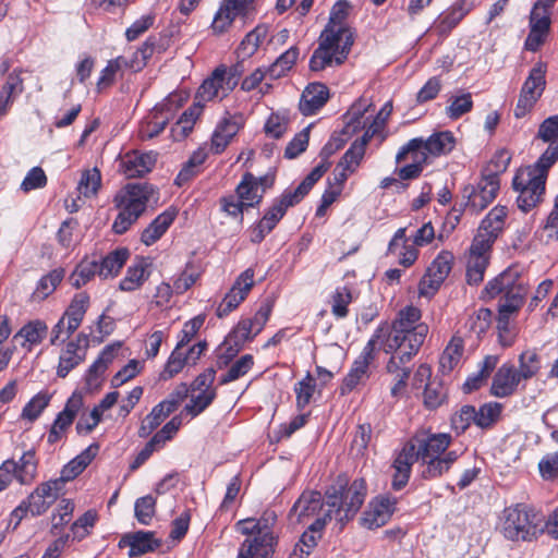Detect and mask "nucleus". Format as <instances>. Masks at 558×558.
I'll return each instance as SVG.
<instances>
[{
	"label": "nucleus",
	"mask_w": 558,
	"mask_h": 558,
	"mask_svg": "<svg viewBox=\"0 0 558 558\" xmlns=\"http://www.w3.org/2000/svg\"><path fill=\"white\" fill-rule=\"evenodd\" d=\"M421 317V310L409 305L398 312L391 325L379 326L375 331L381 330L378 344L384 352L413 359L428 333V326L420 323Z\"/></svg>",
	"instance_id": "f257e3e1"
},
{
	"label": "nucleus",
	"mask_w": 558,
	"mask_h": 558,
	"mask_svg": "<svg viewBox=\"0 0 558 558\" xmlns=\"http://www.w3.org/2000/svg\"><path fill=\"white\" fill-rule=\"evenodd\" d=\"M158 199V192L149 183H129L113 198L119 214L112 223L116 234L125 233L146 211L148 205Z\"/></svg>",
	"instance_id": "f03ea898"
},
{
	"label": "nucleus",
	"mask_w": 558,
	"mask_h": 558,
	"mask_svg": "<svg viewBox=\"0 0 558 558\" xmlns=\"http://www.w3.org/2000/svg\"><path fill=\"white\" fill-rule=\"evenodd\" d=\"M367 494L364 478H356L350 485L345 476H338L326 490V517L344 523L351 520L363 505Z\"/></svg>",
	"instance_id": "7ed1b4c3"
},
{
	"label": "nucleus",
	"mask_w": 558,
	"mask_h": 558,
	"mask_svg": "<svg viewBox=\"0 0 558 558\" xmlns=\"http://www.w3.org/2000/svg\"><path fill=\"white\" fill-rule=\"evenodd\" d=\"M500 531L509 541L532 542L542 529L535 511L527 505L517 504L504 510Z\"/></svg>",
	"instance_id": "20e7f679"
},
{
	"label": "nucleus",
	"mask_w": 558,
	"mask_h": 558,
	"mask_svg": "<svg viewBox=\"0 0 558 558\" xmlns=\"http://www.w3.org/2000/svg\"><path fill=\"white\" fill-rule=\"evenodd\" d=\"M500 187V180L497 173H483L477 185H468L462 191L463 203L459 208L454 206L451 216L459 221L460 215L464 210L471 214H477L485 209L497 196Z\"/></svg>",
	"instance_id": "39448f33"
},
{
	"label": "nucleus",
	"mask_w": 558,
	"mask_h": 558,
	"mask_svg": "<svg viewBox=\"0 0 558 558\" xmlns=\"http://www.w3.org/2000/svg\"><path fill=\"white\" fill-rule=\"evenodd\" d=\"M352 46L350 37L342 41L333 38V35L320 34L318 47L310 59L311 71L318 72L327 66L342 64L347 60Z\"/></svg>",
	"instance_id": "423d86ee"
},
{
	"label": "nucleus",
	"mask_w": 558,
	"mask_h": 558,
	"mask_svg": "<svg viewBox=\"0 0 558 558\" xmlns=\"http://www.w3.org/2000/svg\"><path fill=\"white\" fill-rule=\"evenodd\" d=\"M546 180L526 168L519 169L513 177L512 187L518 193L519 209L527 213L542 203L545 194Z\"/></svg>",
	"instance_id": "0eeeda50"
},
{
	"label": "nucleus",
	"mask_w": 558,
	"mask_h": 558,
	"mask_svg": "<svg viewBox=\"0 0 558 558\" xmlns=\"http://www.w3.org/2000/svg\"><path fill=\"white\" fill-rule=\"evenodd\" d=\"M525 293L526 290L520 280L518 270L509 267L486 283L481 298L492 300L499 294H504L500 303H511L514 298L523 303Z\"/></svg>",
	"instance_id": "6e6552de"
},
{
	"label": "nucleus",
	"mask_w": 558,
	"mask_h": 558,
	"mask_svg": "<svg viewBox=\"0 0 558 558\" xmlns=\"http://www.w3.org/2000/svg\"><path fill=\"white\" fill-rule=\"evenodd\" d=\"M38 460L35 449L25 451L19 461L5 460L0 465V492L4 490L13 478L21 485L31 484L37 475Z\"/></svg>",
	"instance_id": "1a4fd4ad"
},
{
	"label": "nucleus",
	"mask_w": 558,
	"mask_h": 558,
	"mask_svg": "<svg viewBox=\"0 0 558 558\" xmlns=\"http://www.w3.org/2000/svg\"><path fill=\"white\" fill-rule=\"evenodd\" d=\"M492 247L489 239L486 240L482 235L473 238L466 255L465 278L468 284L477 286L483 281L489 265Z\"/></svg>",
	"instance_id": "9d476101"
},
{
	"label": "nucleus",
	"mask_w": 558,
	"mask_h": 558,
	"mask_svg": "<svg viewBox=\"0 0 558 558\" xmlns=\"http://www.w3.org/2000/svg\"><path fill=\"white\" fill-rule=\"evenodd\" d=\"M379 331H375L371 339L363 348L361 354L353 362L350 372L343 378L340 387V393L342 396L351 392L359 384L365 381L369 377L368 368L371 363L375 359V350L378 344V338L380 337Z\"/></svg>",
	"instance_id": "9b49d317"
},
{
	"label": "nucleus",
	"mask_w": 558,
	"mask_h": 558,
	"mask_svg": "<svg viewBox=\"0 0 558 558\" xmlns=\"http://www.w3.org/2000/svg\"><path fill=\"white\" fill-rule=\"evenodd\" d=\"M545 73L546 69L542 63H537L530 71L514 109L515 118L520 119L524 117L542 96L546 85Z\"/></svg>",
	"instance_id": "f8f14e48"
},
{
	"label": "nucleus",
	"mask_w": 558,
	"mask_h": 558,
	"mask_svg": "<svg viewBox=\"0 0 558 558\" xmlns=\"http://www.w3.org/2000/svg\"><path fill=\"white\" fill-rule=\"evenodd\" d=\"M453 254L441 251L432 262L423 279L420 282V294L433 296L449 276L453 265Z\"/></svg>",
	"instance_id": "ddd939ff"
},
{
	"label": "nucleus",
	"mask_w": 558,
	"mask_h": 558,
	"mask_svg": "<svg viewBox=\"0 0 558 558\" xmlns=\"http://www.w3.org/2000/svg\"><path fill=\"white\" fill-rule=\"evenodd\" d=\"M451 441V435L446 433L430 434L421 432L416 433L408 444L413 445L415 457L421 461L444 456L448 452L447 449Z\"/></svg>",
	"instance_id": "4468645a"
},
{
	"label": "nucleus",
	"mask_w": 558,
	"mask_h": 558,
	"mask_svg": "<svg viewBox=\"0 0 558 558\" xmlns=\"http://www.w3.org/2000/svg\"><path fill=\"white\" fill-rule=\"evenodd\" d=\"M254 276L255 274L252 267L245 269L238 276L231 289L216 310V315L219 318L228 316L245 300L254 286Z\"/></svg>",
	"instance_id": "2eb2a0df"
},
{
	"label": "nucleus",
	"mask_w": 558,
	"mask_h": 558,
	"mask_svg": "<svg viewBox=\"0 0 558 558\" xmlns=\"http://www.w3.org/2000/svg\"><path fill=\"white\" fill-rule=\"evenodd\" d=\"M396 498L389 496H378L374 498L363 512L361 523L369 530L378 529L385 525L396 510Z\"/></svg>",
	"instance_id": "dca6fc26"
},
{
	"label": "nucleus",
	"mask_w": 558,
	"mask_h": 558,
	"mask_svg": "<svg viewBox=\"0 0 558 558\" xmlns=\"http://www.w3.org/2000/svg\"><path fill=\"white\" fill-rule=\"evenodd\" d=\"M162 545V541L156 537L153 531H136L125 533L121 536L118 547H129V557H140L142 555L153 553Z\"/></svg>",
	"instance_id": "f3484780"
},
{
	"label": "nucleus",
	"mask_w": 558,
	"mask_h": 558,
	"mask_svg": "<svg viewBox=\"0 0 558 558\" xmlns=\"http://www.w3.org/2000/svg\"><path fill=\"white\" fill-rule=\"evenodd\" d=\"M83 407V397L78 392H73L66 400L64 409L58 413L48 434V442L59 441L63 433L73 424L77 413Z\"/></svg>",
	"instance_id": "a211bd4d"
},
{
	"label": "nucleus",
	"mask_w": 558,
	"mask_h": 558,
	"mask_svg": "<svg viewBox=\"0 0 558 558\" xmlns=\"http://www.w3.org/2000/svg\"><path fill=\"white\" fill-rule=\"evenodd\" d=\"M157 161L154 153L129 151L120 161L121 172L129 179L141 178L150 172Z\"/></svg>",
	"instance_id": "6ab92c4d"
},
{
	"label": "nucleus",
	"mask_w": 558,
	"mask_h": 558,
	"mask_svg": "<svg viewBox=\"0 0 558 558\" xmlns=\"http://www.w3.org/2000/svg\"><path fill=\"white\" fill-rule=\"evenodd\" d=\"M350 5L347 1L340 0L335 3L330 11V16L327 25L322 34L328 36L333 35V38L345 41L350 37L352 44L354 43V34L347 25V17L349 15Z\"/></svg>",
	"instance_id": "aec40b11"
},
{
	"label": "nucleus",
	"mask_w": 558,
	"mask_h": 558,
	"mask_svg": "<svg viewBox=\"0 0 558 558\" xmlns=\"http://www.w3.org/2000/svg\"><path fill=\"white\" fill-rule=\"evenodd\" d=\"M225 65L216 68L211 75L207 77L197 89L195 104L203 105L215 98L222 99L227 97L231 90H225L226 81L223 78Z\"/></svg>",
	"instance_id": "412c9836"
},
{
	"label": "nucleus",
	"mask_w": 558,
	"mask_h": 558,
	"mask_svg": "<svg viewBox=\"0 0 558 558\" xmlns=\"http://www.w3.org/2000/svg\"><path fill=\"white\" fill-rule=\"evenodd\" d=\"M326 506L319 492H304L294 502L290 510V519H295L298 523L318 514Z\"/></svg>",
	"instance_id": "4be33fe9"
},
{
	"label": "nucleus",
	"mask_w": 558,
	"mask_h": 558,
	"mask_svg": "<svg viewBox=\"0 0 558 558\" xmlns=\"http://www.w3.org/2000/svg\"><path fill=\"white\" fill-rule=\"evenodd\" d=\"M520 381L515 367L512 364H502L494 375L490 393L497 398L512 396Z\"/></svg>",
	"instance_id": "5701e85b"
},
{
	"label": "nucleus",
	"mask_w": 558,
	"mask_h": 558,
	"mask_svg": "<svg viewBox=\"0 0 558 558\" xmlns=\"http://www.w3.org/2000/svg\"><path fill=\"white\" fill-rule=\"evenodd\" d=\"M242 126V118L235 116L225 117L216 126L211 136V151L222 153L231 140L236 135Z\"/></svg>",
	"instance_id": "b1692460"
},
{
	"label": "nucleus",
	"mask_w": 558,
	"mask_h": 558,
	"mask_svg": "<svg viewBox=\"0 0 558 558\" xmlns=\"http://www.w3.org/2000/svg\"><path fill=\"white\" fill-rule=\"evenodd\" d=\"M329 99V89L323 83H312L303 90L299 104L304 116L315 114Z\"/></svg>",
	"instance_id": "393cba45"
},
{
	"label": "nucleus",
	"mask_w": 558,
	"mask_h": 558,
	"mask_svg": "<svg viewBox=\"0 0 558 558\" xmlns=\"http://www.w3.org/2000/svg\"><path fill=\"white\" fill-rule=\"evenodd\" d=\"M277 523V514L274 510H266L263 512L259 519H256L255 526L258 527L259 536L247 537L244 542H251L256 547L274 550L277 545V537L275 536L272 529Z\"/></svg>",
	"instance_id": "a878e982"
},
{
	"label": "nucleus",
	"mask_w": 558,
	"mask_h": 558,
	"mask_svg": "<svg viewBox=\"0 0 558 558\" xmlns=\"http://www.w3.org/2000/svg\"><path fill=\"white\" fill-rule=\"evenodd\" d=\"M254 0H223L219 11L216 13L213 29L215 32H223L232 21L239 16L244 15Z\"/></svg>",
	"instance_id": "bb28decb"
},
{
	"label": "nucleus",
	"mask_w": 558,
	"mask_h": 558,
	"mask_svg": "<svg viewBox=\"0 0 558 558\" xmlns=\"http://www.w3.org/2000/svg\"><path fill=\"white\" fill-rule=\"evenodd\" d=\"M266 183L267 178H256L251 172H245L236 186V195L247 208L254 207L260 203L265 192V189H263L259 193V186Z\"/></svg>",
	"instance_id": "cd10ccee"
},
{
	"label": "nucleus",
	"mask_w": 558,
	"mask_h": 558,
	"mask_svg": "<svg viewBox=\"0 0 558 558\" xmlns=\"http://www.w3.org/2000/svg\"><path fill=\"white\" fill-rule=\"evenodd\" d=\"M329 517H326L324 512L323 517L317 518L310 526L308 530L305 531L299 541L295 544L291 558H305L307 557L313 548L317 545V539L320 537V532L324 530L325 525L328 521H330Z\"/></svg>",
	"instance_id": "c85d7f7f"
},
{
	"label": "nucleus",
	"mask_w": 558,
	"mask_h": 558,
	"mask_svg": "<svg viewBox=\"0 0 558 558\" xmlns=\"http://www.w3.org/2000/svg\"><path fill=\"white\" fill-rule=\"evenodd\" d=\"M171 117V110L167 104L157 105L141 125V137L150 140L158 136L165 130Z\"/></svg>",
	"instance_id": "c756f323"
},
{
	"label": "nucleus",
	"mask_w": 558,
	"mask_h": 558,
	"mask_svg": "<svg viewBox=\"0 0 558 558\" xmlns=\"http://www.w3.org/2000/svg\"><path fill=\"white\" fill-rule=\"evenodd\" d=\"M89 306V296L86 292L76 293L62 317L66 319V337H71L81 326Z\"/></svg>",
	"instance_id": "7c9ffc66"
},
{
	"label": "nucleus",
	"mask_w": 558,
	"mask_h": 558,
	"mask_svg": "<svg viewBox=\"0 0 558 558\" xmlns=\"http://www.w3.org/2000/svg\"><path fill=\"white\" fill-rule=\"evenodd\" d=\"M391 357L389 359L386 369L389 374L395 376V385L391 387V396L397 398L404 390L408 379L411 374V367L408 365L412 359H405L401 354L391 353Z\"/></svg>",
	"instance_id": "2f4dec72"
},
{
	"label": "nucleus",
	"mask_w": 558,
	"mask_h": 558,
	"mask_svg": "<svg viewBox=\"0 0 558 558\" xmlns=\"http://www.w3.org/2000/svg\"><path fill=\"white\" fill-rule=\"evenodd\" d=\"M458 458V452L451 450L441 457L421 460V476L428 481L438 478L451 469Z\"/></svg>",
	"instance_id": "473e14b6"
},
{
	"label": "nucleus",
	"mask_w": 558,
	"mask_h": 558,
	"mask_svg": "<svg viewBox=\"0 0 558 558\" xmlns=\"http://www.w3.org/2000/svg\"><path fill=\"white\" fill-rule=\"evenodd\" d=\"M506 217L507 207H494L482 220L481 226L475 235H482V238L486 240L489 239V244L493 245L496 239L498 238L499 232L504 228Z\"/></svg>",
	"instance_id": "72a5a7b5"
},
{
	"label": "nucleus",
	"mask_w": 558,
	"mask_h": 558,
	"mask_svg": "<svg viewBox=\"0 0 558 558\" xmlns=\"http://www.w3.org/2000/svg\"><path fill=\"white\" fill-rule=\"evenodd\" d=\"M177 217V211L174 209H167L160 215H158L147 228L144 229L141 235L142 242L149 246L158 241L163 233L168 230L171 223L174 221Z\"/></svg>",
	"instance_id": "f704fd0d"
},
{
	"label": "nucleus",
	"mask_w": 558,
	"mask_h": 558,
	"mask_svg": "<svg viewBox=\"0 0 558 558\" xmlns=\"http://www.w3.org/2000/svg\"><path fill=\"white\" fill-rule=\"evenodd\" d=\"M47 324L44 320L34 319L25 324L15 333L14 338H23L24 341L22 342V347L31 351L34 345L41 343V341L47 337Z\"/></svg>",
	"instance_id": "c9c22d12"
},
{
	"label": "nucleus",
	"mask_w": 558,
	"mask_h": 558,
	"mask_svg": "<svg viewBox=\"0 0 558 558\" xmlns=\"http://www.w3.org/2000/svg\"><path fill=\"white\" fill-rule=\"evenodd\" d=\"M463 351V339L458 335H453L439 359V368L442 374H449L458 366Z\"/></svg>",
	"instance_id": "e433bc0d"
},
{
	"label": "nucleus",
	"mask_w": 558,
	"mask_h": 558,
	"mask_svg": "<svg viewBox=\"0 0 558 558\" xmlns=\"http://www.w3.org/2000/svg\"><path fill=\"white\" fill-rule=\"evenodd\" d=\"M86 359V353L78 350L76 344H68L62 349L57 367V376L65 378L71 371L77 367Z\"/></svg>",
	"instance_id": "4c0bfd02"
},
{
	"label": "nucleus",
	"mask_w": 558,
	"mask_h": 558,
	"mask_svg": "<svg viewBox=\"0 0 558 558\" xmlns=\"http://www.w3.org/2000/svg\"><path fill=\"white\" fill-rule=\"evenodd\" d=\"M128 248H118L97 262L98 275L101 278L117 276L129 258Z\"/></svg>",
	"instance_id": "58836bf2"
},
{
	"label": "nucleus",
	"mask_w": 558,
	"mask_h": 558,
	"mask_svg": "<svg viewBox=\"0 0 558 558\" xmlns=\"http://www.w3.org/2000/svg\"><path fill=\"white\" fill-rule=\"evenodd\" d=\"M428 151L425 148L424 140L421 137L410 140L404 146L400 148L396 156L398 163L404 161L408 156L412 159V163L424 167L428 159Z\"/></svg>",
	"instance_id": "ea45409f"
},
{
	"label": "nucleus",
	"mask_w": 558,
	"mask_h": 558,
	"mask_svg": "<svg viewBox=\"0 0 558 558\" xmlns=\"http://www.w3.org/2000/svg\"><path fill=\"white\" fill-rule=\"evenodd\" d=\"M120 343L106 345L99 353L95 362L89 366L86 374V383L88 386L94 385L97 379L104 375L109 364L113 361L116 351L119 349Z\"/></svg>",
	"instance_id": "a19ab883"
},
{
	"label": "nucleus",
	"mask_w": 558,
	"mask_h": 558,
	"mask_svg": "<svg viewBox=\"0 0 558 558\" xmlns=\"http://www.w3.org/2000/svg\"><path fill=\"white\" fill-rule=\"evenodd\" d=\"M203 105L195 104L187 108L180 117L175 125L171 129L175 141L185 138L193 130L197 118L201 116Z\"/></svg>",
	"instance_id": "79ce46f5"
},
{
	"label": "nucleus",
	"mask_w": 558,
	"mask_h": 558,
	"mask_svg": "<svg viewBox=\"0 0 558 558\" xmlns=\"http://www.w3.org/2000/svg\"><path fill=\"white\" fill-rule=\"evenodd\" d=\"M172 412L162 401L156 404L143 420L138 428V436L141 438L148 437Z\"/></svg>",
	"instance_id": "37998d69"
},
{
	"label": "nucleus",
	"mask_w": 558,
	"mask_h": 558,
	"mask_svg": "<svg viewBox=\"0 0 558 558\" xmlns=\"http://www.w3.org/2000/svg\"><path fill=\"white\" fill-rule=\"evenodd\" d=\"M298 58L299 48L295 46L290 47L268 66L267 75H269L271 80L284 76L292 69Z\"/></svg>",
	"instance_id": "c03bdc74"
},
{
	"label": "nucleus",
	"mask_w": 558,
	"mask_h": 558,
	"mask_svg": "<svg viewBox=\"0 0 558 558\" xmlns=\"http://www.w3.org/2000/svg\"><path fill=\"white\" fill-rule=\"evenodd\" d=\"M146 268L147 264L143 259H140L136 264L130 266L125 277L120 282V289L130 292L140 288L148 278Z\"/></svg>",
	"instance_id": "a18cd8bd"
},
{
	"label": "nucleus",
	"mask_w": 558,
	"mask_h": 558,
	"mask_svg": "<svg viewBox=\"0 0 558 558\" xmlns=\"http://www.w3.org/2000/svg\"><path fill=\"white\" fill-rule=\"evenodd\" d=\"M424 143L429 155L438 156L450 153L456 141L451 132L445 131L430 135Z\"/></svg>",
	"instance_id": "49530a36"
},
{
	"label": "nucleus",
	"mask_w": 558,
	"mask_h": 558,
	"mask_svg": "<svg viewBox=\"0 0 558 558\" xmlns=\"http://www.w3.org/2000/svg\"><path fill=\"white\" fill-rule=\"evenodd\" d=\"M368 106L369 105L363 98H360L351 106L350 110L344 116L347 121L342 129L344 135L351 136L362 128V118L367 111Z\"/></svg>",
	"instance_id": "de8ad7c7"
},
{
	"label": "nucleus",
	"mask_w": 558,
	"mask_h": 558,
	"mask_svg": "<svg viewBox=\"0 0 558 558\" xmlns=\"http://www.w3.org/2000/svg\"><path fill=\"white\" fill-rule=\"evenodd\" d=\"M541 369V359L535 350H526L519 355L517 374L521 380L534 377Z\"/></svg>",
	"instance_id": "09e8293b"
},
{
	"label": "nucleus",
	"mask_w": 558,
	"mask_h": 558,
	"mask_svg": "<svg viewBox=\"0 0 558 558\" xmlns=\"http://www.w3.org/2000/svg\"><path fill=\"white\" fill-rule=\"evenodd\" d=\"M156 50L160 51V47L157 46L156 37L150 36L145 40L141 48L134 52L133 58L128 60V64H125V66H129L133 71L142 70Z\"/></svg>",
	"instance_id": "8fccbe9b"
},
{
	"label": "nucleus",
	"mask_w": 558,
	"mask_h": 558,
	"mask_svg": "<svg viewBox=\"0 0 558 558\" xmlns=\"http://www.w3.org/2000/svg\"><path fill=\"white\" fill-rule=\"evenodd\" d=\"M21 72V70H14L10 73L1 88L0 100H2V105H4L7 109L13 102L14 97L20 95L24 89Z\"/></svg>",
	"instance_id": "3c124183"
},
{
	"label": "nucleus",
	"mask_w": 558,
	"mask_h": 558,
	"mask_svg": "<svg viewBox=\"0 0 558 558\" xmlns=\"http://www.w3.org/2000/svg\"><path fill=\"white\" fill-rule=\"evenodd\" d=\"M492 311L488 308H480L469 316L465 327L469 332L474 333L476 339H480L490 327Z\"/></svg>",
	"instance_id": "603ef678"
},
{
	"label": "nucleus",
	"mask_w": 558,
	"mask_h": 558,
	"mask_svg": "<svg viewBox=\"0 0 558 558\" xmlns=\"http://www.w3.org/2000/svg\"><path fill=\"white\" fill-rule=\"evenodd\" d=\"M549 4L537 1L530 14V27L532 31L547 34L550 26Z\"/></svg>",
	"instance_id": "864d4df0"
},
{
	"label": "nucleus",
	"mask_w": 558,
	"mask_h": 558,
	"mask_svg": "<svg viewBox=\"0 0 558 558\" xmlns=\"http://www.w3.org/2000/svg\"><path fill=\"white\" fill-rule=\"evenodd\" d=\"M96 274H98L97 260L84 259L70 275L69 281L72 287L78 289L86 284Z\"/></svg>",
	"instance_id": "5fc2aeb1"
},
{
	"label": "nucleus",
	"mask_w": 558,
	"mask_h": 558,
	"mask_svg": "<svg viewBox=\"0 0 558 558\" xmlns=\"http://www.w3.org/2000/svg\"><path fill=\"white\" fill-rule=\"evenodd\" d=\"M558 160V144L549 145L534 165L525 167L531 172L547 180L548 170Z\"/></svg>",
	"instance_id": "6e6d98bb"
},
{
	"label": "nucleus",
	"mask_w": 558,
	"mask_h": 558,
	"mask_svg": "<svg viewBox=\"0 0 558 558\" xmlns=\"http://www.w3.org/2000/svg\"><path fill=\"white\" fill-rule=\"evenodd\" d=\"M253 365L254 357L251 354L242 355L230 366L229 371L220 377L219 384L227 385L231 381L238 380L239 378L246 375Z\"/></svg>",
	"instance_id": "4d7b16f0"
},
{
	"label": "nucleus",
	"mask_w": 558,
	"mask_h": 558,
	"mask_svg": "<svg viewBox=\"0 0 558 558\" xmlns=\"http://www.w3.org/2000/svg\"><path fill=\"white\" fill-rule=\"evenodd\" d=\"M100 185L101 173L98 168H93L83 171L77 189L85 197H92L97 194Z\"/></svg>",
	"instance_id": "13d9d810"
},
{
	"label": "nucleus",
	"mask_w": 558,
	"mask_h": 558,
	"mask_svg": "<svg viewBox=\"0 0 558 558\" xmlns=\"http://www.w3.org/2000/svg\"><path fill=\"white\" fill-rule=\"evenodd\" d=\"M502 405L498 402L483 404L476 411V425L481 428L492 427L500 417Z\"/></svg>",
	"instance_id": "bf43d9fd"
},
{
	"label": "nucleus",
	"mask_w": 558,
	"mask_h": 558,
	"mask_svg": "<svg viewBox=\"0 0 558 558\" xmlns=\"http://www.w3.org/2000/svg\"><path fill=\"white\" fill-rule=\"evenodd\" d=\"M473 108V100L471 93H464L458 96H452L449 99V106L446 108V114L451 120H457L463 114L471 111Z\"/></svg>",
	"instance_id": "052dcab7"
},
{
	"label": "nucleus",
	"mask_w": 558,
	"mask_h": 558,
	"mask_svg": "<svg viewBox=\"0 0 558 558\" xmlns=\"http://www.w3.org/2000/svg\"><path fill=\"white\" fill-rule=\"evenodd\" d=\"M216 395V390L198 391L197 395H192L190 403L184 407V411L192 417L199 415L211 404Z\"/></svg>",
	"instance_id": "680f3d73"
},
{
	"label": "nucleus",
	"mask_w": 558,
	"mask_h": 558,
	"mask_svg": "<svg viewBox=\"0 0 558 558\" xmlns=\"http://www.w3.org/2000/svg\"><path fill=\"white\" fill-rule=\"evenodd\" d=\"M136 520L143 524H150L156 513V499L151 495L138 498L134 505Z\"/></svg>",
	"instance_id": "e2e57ef3"
},
{
	"label": "nucleus",
	"mask_w": 558,
	"mask_h": 558,
	"mask_svg": "<svg viewBox=\"0 0 558 558\" xmlns=\"http://www.w3.org/2000/svg\"><path fill=\"white\" fill-rule=\"evenodd\" d=\"M312 190V186L303 180L294 190H286L280 197L275 201L283 206L287 211L288 208L298 205Z\"/></svg>",
	"instance_id": "0e129e2a"
},
{
	"label": "nucleus",
	"mask_w": 558,
	"mask_h": 558,
	"mask_svg": "<svg viewBox=\"0 0 558 558\" xmlns=\"http://www.w3.org/2000/svg\"><path fill=\"white\" fill-rule=\"evenodd\" d=\"M352 302V293L348 287H339L331 296V313L337 318L348 315V305Z\"/></svg>",
	"instance_id": "69168bd1"
},
{
	"label": "nucleus",
	"mask_w": 558,
	"mask_h": 558,
	"mask_svg": "<svg viewBox=\"0 0 558 558\" xmlns=\"http://www.w3.org/2000/svg\"><path fill=\"white\" fill-rule=\"evenodd\" d=\"M447 397V389L441 383L432 380L426 384L424 390V405L428 409H436L444 403Z\"/></svg>",
	"instance_id": "338daca9"
},
{
	"label": "nucleus",
	"mask_w": 558,
	"mask_h": 558,
	"mask_svg": "<svg viewBox=\"0 0 558 558\" xmlns=\"http://www.w3.org/2000/svg\"><path fill=\"white\" fill-rule=\"evenodd\" d=\"M50 397L45 392H39L34 396L23 408L22 417L34 422L37 420L43 411L48 407Z\"/></svg>",
	"instance_id": "774afa93"
}]
</instances>
